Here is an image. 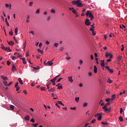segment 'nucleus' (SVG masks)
Listing matches in <instances>:
<instances>
[{
    "label": "nucleus",
    "mask_w": 127,
    "mask_h": 127,
    "mask_svg": "<svg viewBox=\"0 0 127 127\" xmlns=\"http://www.w3.org/2000/svg\"><path fill=\"white\" fill-rule=\"evenodd\" d=\"M105 56L106 58H108V57H110V59L113 58V55L110 53H106Z\"/></svg>",
    "instance_id": "obj_4"
},
{
    "label": "nucleus",
    "mask_w": 127,
    "mask_h": 127,
    "mask_svg": "<svg viewBox=\"0 0 127 127\" xmlns=\"http://www.w3.org/2000/svg\"><path fill=\"white\" fill-rule=\"evenodd\" d=\"M56 106H57V107H58L59 109H60V106H59V104H58V103H56Z\"/></svg>",
    "instance_id": "obj_61"
},
{
    "label": "nucleus",
    "mask_w": 127,
    "mask_h": 127,
    "mask_svg": "<svg viewBox=\"0 0 127 127\" xmlns=\"http://www.w3.org/2000/svg\"><path fill=\"white\" fill-rule=\"evenodd\" d=\"M10 109L12 110L13 111L14 110V106L13 105H10Z\"/></svg>",
    "instance_id": "obj_18"
},
{
    "label": "nucleus",
    "mask_w": 127,
    "mask_h": 127,
    "mask_svg": "<svg viewBox=\"0 0 127 127\" xmlns=\"http://www.w3.org/2000/svg\"><path fill=\"white\" fill-rule=\"evenodd\" d=\"M75 102H76V103H78V102H79V100H80V98H79V97H76L75 99Z\"/></svg>",
    "instance_id": "obj_24"
},
{
    "label": "nucleus",
    "mask_w": 127,
    "mask_h": 127,
    "mask_svg": "<svg viewBox=\"0 0 127 127\" xmlns=\"http://www.w3.org/2000/svg\"><path fill=\"white\" fill-rule=\"evenodd\" d=\"M30 116L29 115H27L26 117H25V120L26 121H29Z\"/></svg>",
    "instance_id": "obj_16"
},
{
    "label": "nucleus",
    "mask_w": 127,
    "mask_h": 127,
    "mask_svg": "<svg viewBox=\"0 0 127 127\" xmlns=\"http://www.w3.org/2000/svg\"><path fill=\"white\" fill-rule=\"evenodd\" d=\"M91 123H92V124H95V123H96V119L92 120Z\"/></svg>",
    "instance_id": "obj_42"
},
{
    "label": "nucleus",
    "mask_w": 127,
    "mask_h": 127,
    "mask_svg": "<svg viewBox=\"0 0 127 127\" xmlns=\"http://www.w3.org/2000/svg\"><path fill=\"white\" fill-rule=\"evenodd\" d=\"M105 68L108 70V71H109V72H110V73H114V70L112 69H110V66H106Z\"/></svg>",
    "instance_id": "obj_7"
},
{
    "label": "nucleus",
    "mask_w": 127,
    "mask_h": 127,
    "mask_svg": "<svg viewBox=\"0 0 127 127\" xmlns=\"http://www.w3.org/2000/svg\"><path fill=\"white\" fill-rule=\"evenodd\" d=\"M5 21L6 22V24L7 26H9V23H8V21H7V18H5Z\"/></svg>",
    "instance_id": "obj_15"
},
{
    "label": "nucleus",
    "mask_w": 127,
    "mask_h": 127,
    "mask_svg": "<svg viewBox=\"0 0 127 127\" xmlns=\"http://www.w3.org/2000/svg\"><path fill=\"white\" fill-rule=\"evenodd\" d=\"M38 52H40V53H42V54L43 53V51H42L39 49H38Z\"/></svg>",
    "instance_id": "obj_44"
},
{
    "label": "nucleus",
    "mask_w": 127,
    "mask_h": 127,
    "mask_svg": "<svg viewBox=\"0 0 127 127\" xmlns=\"http://www.w3.org/2000/svg\"><path fill=\"white\" fill-rule=\"evenodd\" d=\"M37 125H38V124H33V127H37Z\"/></svg>",
    "instance_id": "obj_57"
},
{
    "label": "nucleus",
    "mask_w": 127,
    "mask_h": 127,
    "mask_svg": "<svg viewBox=\"0 0 127 127\" xmlns=\"http://www.w3.org/2000/svg\"><path fill=\"white\" fill-rule=\"evenodd\" d=\"M40 10L39 9H38L37 10H36V13H37V14H39L40 13Z\"/></svg>",
    "instance_id": "obj_41"
},
{
    "label": "nucleus",
    "mask_w": 127,
    "mask_h": 127,
    "mask_svg": "<svg viewBox=\"0 0 127 127\" xmlns=\"http://www.w3.org/2000/svg\"><path fill=\"white\" fill-rule=\"evenodd\" d=\"M29 33H31L32 34H33V35H35V34H34V31H33L29 32Z\"/></svg>",
    "instance_id": "obj_54"
},
{
    "label": "nucleus",
    "mask_w": 127,
    "mask_h": 127,
    "mask_svg": "<svg viewBox=\"0 0 127 127\" xmlns=\"http://www.w3.org/2000/svg\"><path fill=\"white\" fill-rule=\"evenodd\" d=\"M71 3L72 4H76L77 6L78 7H82V6H83V4H82V2H81V0H73L71 2Z\"/></svg>",
    "instance_id": "obj_1"
},
{
    "label": "nucleus",
    "mask_w": 127,
    "mask_h": 127,
    "mask_svg": "<svg viewBox=\"0 0 127 127\" xmlns=\"http://www.w3.org/2000/svg\"><path fill=\"white\" fill-rule=\"evenodd\" d=\"M123 94H126V91L124 90L123 92H120V95L122 96V95H123Z\"/></svg>",
    "instance_id": "obj_38"
},
{
    "label": "nucleus",
    "mask_w": 127,
    "mask_h": 127,
    "mask_svg": "<svg viewBox=\"0 0 127 127\" xmlns=\"http://www.w3.org/2000/svg\"><path fill=\"white\" fill-rule=\"evenodd\" d=\"M14 70H15V71H16V67L14 65H12V71L13 72H14Z\"/></svg>",
    "instance_id": "obj_14"
},
{
    "label": "nucleus",
    "mask_w": 127,
    "mask_h": 127,
    "mask_svg": "<svg viewBox=\"0 0 127 127\" xmlns=\"http://www.w3.org/2000/svg\"><path fill=\"white\" fill-rule=\"evenodd\" d=\"M63 78H60L57 81V82L58 83L59 82H60V81H61V80H63Z\"/></svg>",
    "instance_id": "obj_46"
},
{
    "label": "nucleus",
    "mask_w": 127,
    "mask_h": 127,
    "mask_svg": "<svg viewBox=\"0 0 127 127\" xmlns=\"http://www.w3.org/2000/svg\"><path fill=\"white\" fill-rule=\"evenodd\" d=\"M102 120V115H100L98 118V121H101Z\"/></svg>",
    "instance_id": "obj_31"
},
{
    "label": "nucleus",
    "mask_w": 127,
    "mask_h": 127,
    "mask_svg": "<svg viewBox=\"0 0 127 127\" xmlns=\"http://www.w3.org/2000/svg\"><path fill=\"white\" fill-rule=\"evenodd\" d=\"M10 42L11 46H13V45H14V42H13L12 41H10Z\"/></svg>",
    "instance_id": "obj_48"
},
{
    "label": "nucleus",
    "mask_w": 127,
    "mask_h": 127,
    "mask_svg": "<svg viewBox=\"0 0 127 127\" xmlns=\"http://www.w3.org/2000/svg\"><path fill=\"white\" fill-rule=\"evenodd\" d=\"M3 49H4L3 50H4L5 51H7L8 52H11V50H10V48H3Z\"/></svg>",
    "instance_id": "obj_8"
},
{
    "label": "nucleus",
    "mask_w": 127,
    "mask_h": 127,
    "mask_svg": "<svg viewBox=\"0 0 127 127\" xmlns=\"http://www.w3.org/2000/svg\"><path fill=\"white\" fill-rule=\"evenodd\" d=\"M30 122H31L32 123H35V120H34V119L32 118V119H31Z\"/></svg>",
    "instance_id": "obj_51"
},
{
    "label": "nucleus",
    "mask_w": 127,
    "mask_h": 127,
    "mask_svg": "<svg viewBox=\"0 0 127 127\" xmlns=\"http://www.w3.org/2000/svg\"><path fill=\"white\" fill-rule=\"evenodd\" d=\"M5 7L8 8V7H9V4H5Z\"/></svg>",
    "instance_id": "obj_56"
},
{
    "label": "nucleus",
    "mask_w": 127,
    "mask_h": 127,
    "mask_svg": "<svg viewBox=\"0 0 127 127\" xmlns=\"http://www.w3.org/2000/svg\"><path fill=\"white\" fill-rule=\"evenodd\" d=\"M107 83H109V84H112V83H113V80L110 79V78H108V80L107 81Z\"/></svg>",
    "instance_id": "obj_22"
},
{
    "label": "nucleus",
    "mask_w": 127,
    "mask_h": 127,
    "mask_svg": "<svg viewBox=\"0 0 127 127\" xmlns=\"http://www.w3.org/2000/svg\"><path fill=\"white\" fill-rule=\"evenodd\" d=\"M68 81H69V82H73V79H72V76H69L68 77Z\"/></svg>",
    "instance_id": "obj_19"
},
{
    "label": "nucleus",
    "mask_w": 127,
    "mask_h": 127,
    "mask_svg": "<svg viewBox=\"0 0 127 127\" xmlns=\"http://www.w3.org/2000/svg\"><path fill=\"white\" fill-rule=\"evenodd\" d=\"M19 90V86H16V91H18Z\"/></svg>",
    "instance_id": "obj_64"
},
{
    "label": "nucleus",
    "mask_w": 127,
    "mask_h": 127,
    "mask_svg": "<svg viewBox=\"0 0 127 127\" xmlns=\"http://www.w3.org/2000/svg\"><path fill=\"white\" fill-rule=\"evenodd\" d=\"M89 125H90L89 123H86V124H85V125H84V127H88V126H89Z\"/></svg>",
    "instance_id": "obj_58"
},
{
    "label": "nucleus",
    "mask_w": 127,
    "mask_h": 127,
    "mask_svg": "<svg viewBox=\"0 0 127 127\" xmlns=\"http://www.w3.org/2000/svg\"><path fill=\"white\" fill-rule=\"evenodd\" d=\"M54 45H55V47H58V45H59V44L57 43H55L54 44Z\"/></svg>",
    "instance_id": "obj_50"
},
{
    "label": "nucleus",
    "mask_w": 127,
    "mask_h": 127,
    "mask_svg": "<svg viewBox=\"0 0 127 127\" xmlns=\"http://www.w3.org/2000/svg\"><path fill=\"white\" fill-rule=\"evenodd\" d=\"M9 35H11V36H12V35H13V33H12V30L9 31Z\"/></svg>",
    "instance_id": "obj_28"
},
{
    "label": "nucleus",
    "mask_w": 127,
    "mask_h": 127,
    "mask_svg": "<svg viewBox=\"0 0 127 127\" xmlns=\"http://www.w3.org/2000/svg\"><path fill=\"white\" fill-rule=\"evenodd\" d=\"M51 13H53V14L55 13V10L53 8L52 9H51Z\"/></svg>",
    "instance_id": "obj_30"
},
{
    "label": "nucleus",
    "mask_w": 127,
    "mask_h": 127,
    "mask_svg": "<svg viewBox=\"0 0 127 127\" xmlns=\"http://www.w3.org/2000/svg\"><path fill=\"white\" fill-rule=\"evenodd\" d=\"M58 103L60 105H62V106H64V104H63L62 101H58Z\"/></svg>",
    "instance_id": "obj_34"
},
{
    "label": "nucleus",
    "mask_w": 127,
    "mask_h": 127,
    "mask_svg": "<svg viewBox=\"0 0 127 127\" xmlns=\"http://www.w3.org/2000/svg\"><path fill=\"white\" fill-rule=\"evenodd\" d=\"M86 16H89L91 20L94 19V15H93L89 11H87L86 12Z\"/></svg>",
    "instance_id": "obj_2"
},
{
    "label": "nucleus",
    "mask_w": 127,
    "mask_h": 127,
    "mask_svg": "<svg viewBox=\"0 0 127 127\" xmlns=\"http://www.w3.org/2000/svg\"><path fill=\"white\" fill-rule=\"evenodd\" d=\"M102 125L108 126L109 125V123H105V122H101Z\"/></svg>",
    "instance_id": "obj_29"
},
{
    "label": "nucleus",
    "mask_w": 127,
    "mask_h": 127,
    "mask_svg": "<svg viewBox=\"0 0 127 127\" xmlns=\"http://www.w3.org/2000/svg\"><path fill=\"white\" fill-rule=\"evenodd\" d=\"M93 75V74H92V72H89L88 73V76L89 77H92V75Z\"/></svg>",
    "instance_id": "obj_53"
},
{
    "label": "nucleus",
    "mask_w": 127,
    "mask_h": 127,
    "mask_svg": "<svg viewBox=\"0 0 127 127\" xmlns=\"http://www.w3.org/2000/svg\"><path fill=\"white\" fill-rule=\"evenodd\" d=\"M103 110H104V112H109V113H110V112H111V110H112V108H109V109H108L107 108V105H105L103 108H102Z\"/></svg>",
    "instance_id": "obj_3"
},
{
    "label": "nucleus",
    "mask_w": 127,
    "mask_h": 127,
    "mask_svg": "<svg viewBox=\"0 0 127 127\" xmlns=\"http://www.w3.org/2000/svg\"><path fill=\"white\" fill-rule=\"evenodd\" d=\"M120 28H121V29L126 28V26H125L124 24L120 25Z\"/></svg>",
    "instance_id": "obj_20"
},
{
    "label": "nucleus",
    "mask_w": 127,
    "mask_h": 127,
    "mask_svg": "<svg viewBox=\"0 0 127 127\" xmlns=\"http://www.w3.org/2000/svg\"><path fill=\"white\" fill-rule=\"evenodd\" d=\"M65 55H66L65 57V59H66V60H70V59H71V57L68 55L67 53L65 54Z\"/></svg>",
    "instance_id": "obj_10"
},
{
    "label": "nucleus",
    "mask_w": 127,
    "mask_h": 127,
    "mask_svg": "<svg viewBox=\"0 0 127 127\" xmlns=\"http://www.w3.org/2000/svg\"><path fill=\"white\" fill-rule=\"evenodd\" d=\"M94 73H95V74L96 73H97V72H98L97 71V70H98V68H97V66H96V65H94Z\"/></svg>",
    "instance_id": "obj_11"
},
{
    "label": "nucleus",
    "mask_w": 127,
    "mask_h": 127,
    "mask_svg": "<svg viewBox=\"0 0 127 127\" xmlns=\"http://www.w3.org/2000/svg\"><path fill=\"white\" fill-rule=\"evenodd\" d=\"M119 121L120 122H124V119H123V117L120 116V117H119Z\"/></svg>",
    "instance_id": "obj_23"
},
{
    "label": "nucleus",
    "mask_w": 127,
    "mask_h": 127,
    "mask_svg": "<svg viewBox=\"0 0 127 127\" xmlns=\"http://www.w3.org/2000/svg\"><path fill=\"white\" fill-rule=\"evenodd\" d=\"M32 5H33V2L31 1L29 3V6H30V7H31V6H32Z\"/></svg>",
    "instance_id": "obj_39"
},
{
    "label": "nucleus",
    "mask_w": 127,
    "mask_h": 127,
    "mask_svg": "<svg viewBox=\"0 0 127 127\" xmlns=\"http://www.w3.org/2000/svg\"><path fill=\"white\" fill-rule=\"evenodd\" d=\"M102 114H101V113H98L96 114L94 117H95V118H99V117H100V116H101Z\"/></svg>",
    "instance_id": "obj_21"
},
{
    "label": "nucleus",
    "mask_w": 127,
    "mask_h": 127,
    "mask_svg": "<svg viewBox=\"0 0 127 127\" xmlns=\"http://www.w3.org/2000/svg\"><path fill=\"white\" fill-rule=\"evenodd\" d=\"M72 12L74 13V14H77V12H76V10H74V9L72 10Z\"/></svg>",
    "instance_id": "obj_45"
},
{
    "label": "nucleus",
    "mask_w": 127,
    "mask_h": 127,
    "mask_svg": "<svg viewBox=\"0 0 127 127\" xmlns=\"http://www.w3.org/2000/svg\"><path fill=\"white\" fill-rule=\"evenodd\" d=\"M63 86H62V85H60L58 87L57 89H59V90H60L61 89H63Z\"/></svg>",
    "instance_id": "obj_36"
},
{
    "label": "nucleus",
    "mask_w": 127,
    "mask_h": 127,
    "mask_svg": "<svg viewBox=\"0 0 127 127\" xmlns=\"http://www.w3.org/2000/svg\"><path fill=\"white\" fill-rule=\"evenodd\" d=\"M120 114H123V108H120Z\"/></svg>",
    "instance_id": "obj_62"
},
{
    "label": "nucleus",
    "mask_w": 127,
    "mask_h": 127,
    "mask_svg": "<svg viewBox=\"0 0 127 127\" xmlns=\"http://www.w3.org/2000/svg\"><path fill=\"white\" fill-rule=\"evenodd\" d=\"M23 49H24V50H25V47L26 46V42L23 44Z\"/></svg>",
    "instance_id": "obj_27"
},
{
    "label": "nucleus",
    "mask_w": 127,
    "mask_h": 127,
    "mask_svg": "<svg viewBox=\"0 0 127 127\" xmlns=\"http://www.w3.org/2000/svg\"><path fill=\"white\" fill-rule=\"evenodd\" d=\"M18 82H16L15 84V87H17L18 86Z\"/></svg>",
    "instance_id": "obj_60"
},
{
    "label": "nucleus",
    "mask_w": 127,
    "mask_h": 127,
    "mask_svg": "<svg viewBox=\"0 0 127 127\" xmlns=\"http://www.w3.org/2000/svg\"><path fill=\"white\" fill-rule=\"evenodd\" d=\"M47 64H53V62H52V61H49L47 62Z\"/></svg>",
    "instance_id": "obj_43"
},
{
    "label": "nucleus",
    "mask_w": 127,
    "mask_h": 127,
    "mask_svg": "<svg viewBox=\"0 0 127 127\" xmlns=\"http://www.w3.org/2000/svg\"><path fill=\"white\" fill-rule=\"evenodd\" d=\"M14 32H15L16 35H17V28H15Z\"/></svg>",
    "instance_id": "obj_32"
},
{
    "label": "nucleus",
    "mask_w": 127,
    "mask_h": 127,
    "mask_svg": "<svg viewBox=\"0 0 127 127\" xmlns=\"http://www.w3.org/2000/svg\"><path fill=\"white\" fill-rule=\"evenodd\" d=\"M94 28H95V27H94V26L92 27L90 29V31L93 32V31H94Z\"/></svg>",
    "instance_id": "obj_37"
},
{
    "label": "nucleus",
    "mask_w": 127,
    "mask_h": 127,
    "mask_svg": "<svg viewBox=\"0 0 127 127\" xmlns=\"http://www.w3.org/2000/svg\"><path fill=\"white\" fill-rule=\"evenodd\" d=\"M106 102H110V101H112V99H106L105 100Z\"/></svg>",
    "instance_id": "obj_55"
},
{
    "label": "nucleus",
    "mask_w": 127,
    "mask_h": 127,
    "mask_svg": "<svg viewBox=\"0 0 127 127\" xmlns=\"http://www.w3.org/2000/svg\"><path fill=\"white\" fill-rule=\"evenodd\" d=\"M57 80L55 77H54L53 79H51L50 81L52 82V83L55 82Z\"/></svg>",
    "instance_id": "obj_25"
},
{
    "label": "nucleus",
    "mask_w": 127,
    "mask_h": 127,
    "mask_svg": "<svg viewBox=\"0 0 127 127\" xmlns=\"http://www.w3.org/2000/svg\"><path fill=\"white\" fill-rule=\"evenodd\" d=\"M23 64H26V62H25V59L24 58H22Z\"/></svg>",
    "instance_id": "obj_26"
},
{
    "label": "nucleus",
    "mask_w": 127,
    "mask_h": 127,
    "mask_svg": "<svg viewBox=\"0 0 127 127\" xmlns=\"http://www.w3.org/2000/svg\"><path fill=\"white\" fill-rule=\"evenodd\" d=\"M116 99V95L114 94L112 96V99H111V101H114V100H115Z\"/></svg>",
    "instance_id": "obj_17"
},
{
    "label": "nucleus",
    "mask_w": 127,
    "mask_h": 127,
    "mask_svg": "<svg viewBox=\"0 0 127 127\" xmlns=\"http://www.w3.org/2000/svg\"><path fill=\"white\" fill-rule=\"evenodd\" d=\"M121 46L122 47V48L121 49V51H124V50H125V47H124V45H122Z\"/></svg>",
    "instance_id": "obj_47"
},
{
    "label": "nucleus",
    "mask_w": 127,
    "mask_h": 127,
    "mask_svg": "<svg viewBox=\"0 0 127 127\" xmlns=\"http://www.w3.org/2000/svg\"><path fill=\"white\" fill-rule=\"evenodd\" d=\"M18 81H19V82L20 83V84H21V85H23V83L22 82V80H21V78H19L18 79Z\"/></svg>",
    "instance_id": "obj_13"
},
{
    "label": "nucleus",
    "mask_w": 127,
    "mask_h": 127,
    "mask_svg": "<svg viewBox=\"0 0 127 127\" xmlns=\"http://www.w3.org/2000/svg\"><path fill=\"white\" fill-rule=\"evenodd\" d=\"M111 61H112V59H111V58H110L109 59H108V60H107V62L108 63L111 62Z\"/></svg>",
    "instance_id": "obj_49"
},
{
    "label": "nucleus",
    "mask_w": 127,
    "mask_h": 127,
    "mask_svg": "<svg viewBox=\"0 0 127 127\" xmlns=\"http://www.w3.org/2000/svg\"><path fill=\"white\" fill-rule=\"evenodd\" d=\"M70 110H73V111H76V107H71Z\"/></svg>",
    "instance_id": "obj_52"
},
{
    "label": "nucleus",
    "mask_w": 127,
    "mask_h": 127,
    "mask_svg": "<svg viewBox=\"0 0 127 127\" xmlns=\"http://www.w3.org/2000/svg\"><path fill=\"white\" fill-rule=\"evenodd\" d=\"M85 24L86 26H89V25H91V23L90 22V20L89 19H87L85 22Z\"/></svg>",
    "instance_id": "obj_6"
},
{
    "label": "nucleus",
    "mask_w": 127,
    "mask_h": 127,
    "mask_svg": "<svg viewBox=\"0 0 127 127\" xmlns=\"http://www.w3.org/2000/svg\"><path fill=\"white\" fill-rule=\"evenodd\" d=\"M122 61H123V58L121 56H118L117 58V61H118L119 64H121V62H122Z\"/></svg>",
    "instance_id": "obj_5"
},
{
    "label": "nucleus",
    "mask_w": 127,
    "mask_h": 127,
    "mask_svg": "<svg viewBox=\"0 0 127 127\" xmlns=\"http://www.w3.org/2000/svg\"><path fill=\"white\" fill-rule=\"evenodd\" d=\"M41 91H45V87L41 88Z\"/></svg>",
    "instance_id": "obj_59"
},
{
    "label": "nucleus",
    "mask_w": 127,
    "mask_h": 127,
    "mask_svg": "<svg viewBox=\"0 0 127 127\" xmlns=\"http://www.w3.org/2000/svg\"><path fill=\"white\" fill-rule=\"evenodd\" d=\"M100 64H105V60H101L100 61Z\"/></svg>",
    "instance_id": "obj_35"
},
{
    "label": "nucleus",
    "mask_w": 127,
    "mask_h": 127,
    "mask_svg": "<svg viewBox=\"0 0 127 127\" xmlns=\"http://www.w3.org/2000/svg\"><path fill=\"white\" fill-rule=\"evenodd\" d=\"M92 32V34L93 35H96V32H95V31H93Z\"/></svg>",
    "instance_id": "obj_63"
},
{
    "label": "nucleus",
    "mask_w": 127,
    "mask_h": 127,
    "mask_svg": "<svg viewBox=\"0 0 127 127\" xmlns=\"http://www.w3.org/2000/svg\"><path fill=\"white\" fill-rule=\"evenodd\" d=\"M1 79H3V80H4V81H6V80H7V77L3 75H1Z\"/></svg>",
    "instance_id": "obj_12"
},
{
    "label": "nucleus",
    "mask_w": 127,
    "mask_h": 127,
    "mask_svg": "<svg viewBox=\"0 0 127 127\" xmlns=\"http://www.w3.org/2000/svg\"><path fill=\"white\" fill-rule=\"evenodd\" d=\"M3 84L5 85V86H8V84L7 83V81H4Z\"/></svg>",
    "instance_id": "obj_40"
},
{
    "label": "nucleus",
    "mask_w": 127,
    "mask_h": 127,
    "mask_svg": "<svg viewBox=\"0 0 127 127\" xmlns=\"http://www.w3.org/2000/svg\"><path fill=\"white\" fill-rule=\"evenodd\" d=\"M87 106H88V103H83V107L84 108H85V107H87Z\"/></svg>",
    "instance_id": "obj_33"
},
{
    "label": "nucleus",
    "mask_w": 127,
    "mask_h": 127,
    "mask_svg": "<svg viewBox=\"0 0 127 127\" xmlns=\"http://www.w3.org/2000/svg\"><path fill=\"white\" fill-rule=\"evenodd\" d=\"M56 88L55 87H53V88H51L50 89H49V93H51V92H55V90H56Z\"/></svg>",
    "instance_id": "obj_9"
}]
</instances>
